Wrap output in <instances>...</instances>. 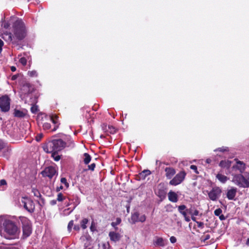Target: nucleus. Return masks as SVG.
<instances>
[{"mask_svg":"<svg viewBox=\"0 0 249 249\" xmlns=\"http://www.w3.org/2000/svg\"><path fill=\"white\" fill-rule=\"evenodd\" d=\"M90 230L92 231H94L95 230V224L94 222H91V224L90 227Z\"/></svg>","mask_w":249,"mask_h":249,"instance_id":"54","label":"nucleus"},{"mask_svg":"<svg viewBox=\"0 0 249 249\" xmlns=\"http://www.w3.org/2000/svg\"><path fill=\"white\" fill-rule=\"evenodd\" d=\"M229 151V148L228 147H225V146L219 147L214 150L215 152L220 151L221 152H228Z\"/></svg>","mask_w":249,"mask_h":249,"instance_id":"35","label":"nucleus"},{"mask_svg":"<svg viewBox=\"0 0 249 249\" xmlns=\"http://www.w3.org/2000/svg\"><path fill=\"white\" fill-rule=\"evenodd\" d=\"M56 173V170L55 168L51 166L46 167L44 170L41 172V174L43 177H47L50 178H52Z\"/></svg>","mask_w":249,"mask_h":249,"instance_id":"12","label":"nucleus"},{"mask_svg":"<svg viewBox=\"0 0 249 249\" xmlns=\"http://www.w3.org/2000/svg\"><path fill=\"white\" fill-rule=\"evenodd\" d=\"M243 178V175L242 173L239 174H235L233 176L232 181L236 185H238L240 187L241 186H247L246 183H242V179Z\"/></svg>","mask_w":249,"mask_h":249,"instance_id":"15","label":"nucleus"},{"mask_svg":"<svg viewBox=\"0 0 249 249\" xmlns=\"http://www.w3.org/2000/svg\"><path fill=\"white\" fill-rule=\"evenodd\" d=\"M121 221H122V220L121 219V218L120 217H117L116 219V221L115 222H112L111 223V225L113 227H115L116 226H117V225H119L121 223Z\"/></svg>","mask_w":249,"mask_h":249,"instance_id":"36","label":"nucleus"},{"mask_svg":"<svg viewBox=\"0 0 249 249\" xmlns=\"http://www.w3.org/2000/svg\"><path fill=\"white\" fill-rule=\"evenodd\" d=\"M178 212L181 214L182 212L187 211V209L185 205H181L178 206Z\"/></svg>","mask_w":249,"mask_h":249,"instance_id":"34","label":"nucleus"},{"mask_svg":"<svg viewBox=\"0 0 249 249\" xmlns=\"http://www.w3.org/2000/svg\"><path fill=\"white\" fill-rule=\"evenodd\" d=\"M190 168L194 171L195 173L198 174L199 172L197 171V166L195 165H191L190 166Z\"/></svg>","mask_w":249,"mask_h":249,"instance_id":"50","label":"nucleus"},{"mask_svg":"<svg viewBox=\"0 0 249 249\" xmlns=\"http://www.w3.org/2000/svg\"><path fill=\"white\" fill-rule=\"evenodd\" d=\"M186 174L184 171H181L178 173L169 182V184L176 186L180 184L184 179Z\"/></svg>","mask_w":249,"mask_h":249,"instance_id":"8","label":"nucleus"},{"mask_svg":"<svg viewBox=\"0 0 249 249\" xmlns=\"http://www.w3.org/2000/svg\"><path fill=\"white\" fill-rule=\"evenodd\" d=\"M234 160L236 161V164L233 165L232 168L237 169L240 173H243L246 169V164L237 159H235Z\"/></svg>","mask_w":249,"mask_h":249,"instance_id":"16","label":"nucleus"},{"mask_svg":"<svg viewBox=\"0 0 249 249\" xmlns=\"http://www.w3.org/2000/svg\"><path fill=\"white\" fill-rule=\"evenodd\" d=\"M187 211L183 212L181 214L184 217L185 220L187 222H189L190 221V218L189 216H187Z\"/></svg>","mask_w":249,"mask_h":249,"instance_id":"42","label":"nucleus"},{"mask_svg":"<svg viewBox=\"0 0 249 249\" xmlns=\"http://www.w3.org/2000/svg\"><path fill=\"white\" fill-rule=\"evenodd\" d=\"M100 138H105V136H104L103 135H101L100 136Z\"/></svg>","mask_w":249,"mask_h":249,"instance_id":"64","label":"nucleus"},{"mask_svg":"<svg viewBox=\"0 0 249 249\" xmlns=\"http://www.w3.org/2000/svg\"><path fill=\"white\" fill-rule=\"evenodd\" d=\"M7 144V143L5 142L2 140L0 139V150L6 148Z\"/></svg>","mask_w":249,"mask_h":249,"instance_id":"40","label":"nucleus"},{"mask_svg":"<svg viewBox=\"0 0 249 249\" xmlns=\"http://www.w3.org/2000/svg\"><path fill=\"white\" fill-rule=\"evenodd\" d=\"M231 161L229 160H222L220 162L219 166L221 168L228 169L231 167Z\"/></svg>","mask_w":249,"mask_h":249,"instance_id":"23","label":"nucleus"},{"mask_svg":"<svg viewBox=\"0 0 249 249\" xmlns=\"http://www.w3.org/2000/svg\"><path fill=\"white\" fill-rule=\"evenodd\" d=\"M73 221L71 220L68 225V230L69 232H71L72 229V227L73 226Z\"/></svg>","mask_w":249,"mask_h":249,"instance_id":"46","label":"nucleus"},{"mask_svg":"<svg viewBox=\"0 0 249 249\" xmlns=\"http://www.w3.org/2000/svg\"><path fill=\"white\" fill-rule=\"evenodd\" d=\"M170 241L172 243H175L177 241V239L175 236H171L170 238Z\"/></svg>","mask_w":249,"mask_h":249,"instance_id":"55","label":"nucleus"},{"mask_svg":"<svg viewBox=\"0 0 249 249\" xmlns=\"http://www.w3.org/2000/svg\"><path fill=\"white\" fill-rule=\"evenodd\" d=\"M222 190L219 187H214L208 193L209 198L212 201H216L220 196Z\"/></svg>","mask_w":249,"mask_h":249,"instance_id":"9","label":"nucleus"},{"mask_svg":"<svg viewBox=\"0 0 249 249\" xmlns=\"http://www.w3.org/2000/svg\"><path fill=\"white\" fill-rule=\"evenodd\" d=\"M56 201H57V200H52L51 202H50V204L52 205H55L56 203Z\"/></svg>","mask_w":249,"mask_h":249,"instance_id":"61","label":"nucleus"},{"mask_svg":"<svg viewBox=\"0 0 249 249\" xmlns=\"http://www.w3.org/2000/svg\"><path fill=\"white\" fill-rule=\"evenodd\" d=\"M195 222L197 223V227L198 228H201V229H202V228H204V223H203V222L197 221L196 220Z\"/></svg>","mask_w":249,"mask_h":249,"instance_id":"52","label":"nucleus"},{"mask_svg":"<svg viewBox=\"0 0 249 249\" xmlns=\"http://www.w3.org/2000/svg\"><path fill=\"white\" fill-rule=\"evenodd\" d=\"M7 187V182L4 179H1L0 180V190L4 191Z\"/></svg>","mask_w":249,"mask_h":249,"instance_id":"31","label":"nucleus"},{"mask_svg":"<svg viewBox=\"0 0 249 249\" xmlns=\"http://www.w3.org/2000/svg\"><path fill=\"white\" fill-rule=\"evenodd\" d=\"M219 218L220 220H224L226 219V217L222 214L219 215Z\"/></svg>","mask_w":249,"mask_h":249,"instance_id":"56","label":"nucleus"},{"mask_svg":"<svg viewBox=\"0 0 249 249\" xmlns=\"http://www.w3.org/2000/svg\"><path fill=\"white\" fill-rule=\"evenodd\" d=\"M198 214L199 211L195 208L191 216V219L193 221H196V218L195 216H197Z\"/></svg>","mask_w":249,"mask_h":249,"instance_id":"37","label":"nucleus"},{"mask_svg":"<svg viewBox=\"0 0 249 249\" xmlns=\"http://www.w3.org/2000/svg\"><path fill=\"white\" fill-rule=\"evenodd\" d=\"M64 199L65 197L61 193H58L57 195V200L58 201L61 202Z\"/></svg>","mask_w":249,"mask_h":249,"instance_id":"41","label":"nucleus"},{"mask_svg":"<svg viewBox=\"0 0 249 249\" xmlns=\"http://www.w3.org/2000/svg\"><path fill=\"white\" fill-rule=\"evenodd\" d=\"M168 199L169 201L175 203L178 201V196L175 192L170 191L168 193Z\"/></svg>","mask_w":249,"mask_h":249,"instance_id":"21","label":"nucleus"},{"mask_svg":"<svg viewBox=\"0 0 249 249\" xmlns=\"http://www.w3.org/2000/svg\"><path fill=\"white\" fill-rule=\"evenodd\" d=\"M210 238V235L209 234L204 235L201 237V241L202 242H205L206 240Z\"/></svg>","mask_w":249,"mask_h":249,"instance_id":"45","label":"nucleus"},{"mask_svg":"<svg viewBox=\"0 0 249 249\" xmlns=\"http://www.w3.org/2000/svg\"><path fill=\"white\" fill-rule=\"evenodd\" d=\"M19 62L23 65L25 66L27 64V59L25 57H22L19 60Z\"/></svg>","mask_w":249,"mask_h":249,"instance_id":"44","label":"nucleus"},{"mask_svg":"<svg viewBox=\"0 0 249 249\" xmlns=\"http://www.w3.org/2000/svg\"><path fill=\"white\" fill-rule=\"evenodd\" d=\"M10 98L7 95L0 97V108L2 112H7L10 110Z\"/></svg>","mask_w":249,"mask_h":249,"instance_id":"5","label":"nucleus"},{"mask_svg":"<svg viewBox=\"0 0 249 249\" xmlns=\"http://www.w3.org/2000/svg\"><path fill=\"white\" fill-rule=\"evenodd\" d=\"M43 137V135L42 133L38 134L36 135V141L39 142L42 139Z\"/></svg>","mask_w":249,"mask_h":249,"instance_id":"49","label":"nucleus"},{"mask_svg":"<svg viewBox=\"0 0 249 249\" xmlns=\"http://www.w3.org/2000/svg\"><path fill=\"white\" fill-rule=\"evenodd\" d=\"M108 236L110 240L114 242L119 241L122 237V235L119 233L115 231H110Z\"/></svg>","mask_w":249,"mask_h":249,"instance_id":"18","label":"nucleus"},{"mask_svg":"<svg viewBox=\"0 0 249 249\" xmlns=\"http://www.w3.org/2000/svg\"><path fill=\"white\" fill-rule=\"evenodd\" d=\"M3 46V42L0 39V51L2 50V46Z\"/></svg>","mask_w":249,"mask_h":249,"instance_id":"60","label":"nucleus"},{"mask_svg":"<svg viewBox=\"0 0 249 249\" xmlns=\"http://www.w3.org/2000/svg\"><path fill=\"white\" fill-rule=\"evenodd\" d=\"M155 244L157 245L160 246L161 247L164 246V242L162 238L161 237H158L156 241H155Z\"/></svg>","mask_w":249,"mask_h":249,"instance_id":"33","label":"nucleus"},{"mask_svg":"<svg viewBox=\"0 0 249 249\" xmlns=\"http://www.w3.org/2000/svg\"><path fill=\"white\" fill-rule=\"evenodd\" d=\"M38 111V107L36 105H34L31 107V111L33 113H36Z\"/></svg>","mask_w":249,"mask_h":249,"instance_id":"43","label":"nucleus"},{"mask_svg":"<svg viewBox=\"0 0 249 249\" xmlns=\"http://www.w3.org/2000/svg\"><path fill=\"white\" fill-rule=\"evenodd\" d=\"M32 85L26 81H24L21 83L20 91L22 94L26 95L30 94L33 91Z\"/></svg>","mask_w":249,"mask_h":249,"instance_id":"10","label":"nucleus"},{"mask_svg":"<svg viewBox=\"0 0 249 249\" xmlns=\"http://www.w3.org/2000/svg\"><path fill=\"white\" fill-rule=\"evenodd\" d=\"M21 203L24 208L30 213H34L35 209V205L34 201L28 197H23L21 199Z\"/></svg>","mask_w":249,"mask_h":249,"instance_id":"6","label":"nucleus"},{"mask_svg":"<svg viewBox=\"0 0 249 249\" xmlns=\"http://www.w3.org/2000/svg\"><path fill=\"white\" fill-rule=\"evenodd\" d=\"M10 69H11V71L13 72L15 71H16V68L15 66H11Z\"/></svg>","mask_w":249,"mask_h":249,"instance_id":"62","label":"nucleus"},{"mask_svg":"<svg viewBox=\"0 0 249 249\" xmlns=\"http://www.w3.org/2000/svg\"><path fill=\"white\" fill-rule=\"evenodd\" d=\"M216 178L222 183H225L228 179L227 177L220 173L216 175Z\"/></svg>","mask_w":249,"mask_h":249,"instance_id":"26","label":"nucleus"},{"mask_svg":"<svg viewBox=\"0 0 249 249\" xmlns=\"http://www.w3.org/2000/svg\"><path fill=\"white\" fill-rule=\"evenodd\" d=\"M64 143H66V147H69L72 148L75 147L74 141L71 138L68 139L67 141H64Z\"/></svg>","mask_w":249,"mask_h":249,"instance_id":"29","label":"nucleus"},{"mask_svg":"<svg viewBox=\"0 0 249 249\" xmlns=\"http://www.w3.org/2000/svg\"><path fill=\"white\" fill-rule=\"evenodd\" d=\"M165 176L167 178L171 179L173 176L176 174V171L172 167H166L165 168Z\"/></svg>","mask_w":249,"mask_h":249,"instance_id":"20","label":"nucleus"},{"mask_svg":"<svg viewBox=\"0 0 249 249\" xmlns=\"http://www.w3.org/2000/svg\"><path fill=\"white\" fill-rule=\"evenodd\" d=\"M13 114L15 117L22 118L25 116L26 113L25 111L15 108L14 110Z\"/></svg>","mask_w":249,"mask_h":249,"instance_id":"22","label":"nucleus"},{"mask_svg":"<svg viewBox=\"0 0 249 249\" xmlns=\"http://www.w3.org/2000/svg\"><path fill=\"white\" fill-rule=\"evenodd\" d=\"M237 189L235 187H231L230 189L227 190V197L230 200H235V197L236 195Z\"/></svg>","mask_w":249,"mask_h":249,"instance_id":"17","label":"nucleus"},{"mask_svg":"<svg viewBox=\"0 0 249 249\" xmlns=\"http://www.w3.org/2000/svg\"><path fill=\"white\" fill-rule=\"evenodd\" d=\"M28 75L31 77H37L38 75L37 72L36 71L33 70L31 71H29L28 72Z\"/></svg>","mask_w":249,"mask_h":249,"instance_id":"38","label":"nucleus"},{"mask_svg":"<svg viewBox=\"0 0 249 249\" xmlns=\"http://www.w3.org/2000/svg\"><path fill=\"white\" fill-rule=\"evenodd\" d=\"M13 38L18 40H21L25 38L26 33L24 22L21 19H17L13 24Z\"/></svg>","mask_w":249,"mask_h":249,"instance_id":"2","label":"nucleus"},{"mask_svg":"<svg viewBox=\"0 0 249 249\" xmlns=\"http://www.w3.org/2000/svg\"><path fill=\"white\" fill-rule=\"evenodd\" d=\"M47 153L51 154V157L55 161H58L61 158V155L58 154V152H46Z\"/></svg>","mask_w":249,"mask_h":249,"instance_id":"28","label":"nucleus"},{"mask_svg":"<svg viewBox=\"0 0 249 249\" xmlns=\"http://www.w3.org/2000/svg\"><path fill=\"white\" fill-rule=\"evenodd\" d=\"M73 229L76 231H79L80 229V226L78 225H74L73 227Z\"/></svg>","mask_w":249,"mask_h":249,"instance_id":"57","label":"nucleus"},{"mask_svg":"<svg viewBox=\"0 0 249 249\" xmlns=\"http://www.w3.org/2000/svg\"><path fill=\"white\" fill-rule=\"evenodd\" d=\"M6 36H7L8 41H11L13 40V35L11 33L6 34Z\"/></svg>","mask_w":249,"mask_h":249,"instance_id":"51","label":"nucleus"},{"mask_svg":"<svg viewBox=\"0 0 249 249\" xmlns=\"http://www.w3.org/2000/svg\"><path fill=\"white\" fill-rule=\"evenodd\" d=\"M104 130H105L106 132L112 134H114L116 132V128L110 125H108L107 128V126H106V128H104Z\"/></svg>","mask_w":249,"mask_h":249,"instance_id":"27","label":"nucleus"},{"mask_svg":"<svg viewBox=\"0 0 249 249\" xmlns=\"http://www.w3.org/2000/svg\"><path fill=\"white\" fill-rule=\"evenodd\" d=\"M18 77V75H17V74L13 75L11 77V80L13 81H14L17 79Z\"/></svg>","mask_w":249,"mask_h":249,"instance_id":"58","label":"nucleus"},{"mask_svg":"<svg viewBox=\"0 0 249 249\" xmlns=\"http://www.w3.org/2000/svg\"><path fill=\"white\" fill-rule=\"evenodd\" d=\"M32 192L34 194V196L40 198L42 205L45 204V199L42 197L39 191L37 189L33 188H32Z\"/></svg>","mask_w":249,"mask_h":249,"instance_id":"24","label":"nucleus"},{"mask_svg":"<svg viewBox=\"0 0 249 249\" xmlns=\"http://www.w3.org/2000/svg\"><path fill=\"white\" fill-rule=\"evenodd\" d=\"M4 231L9 235H15L18 231L15 223L10 220H6L3 223Z\"/></svg>","mask_w":249,"mask_h":249,"instance_id":"3","label":"nucleus"},{"mask_svg":"<svg viewBox=\"0 0 249 249\" xmlns=\"http://www.w3.org/2000/svg\"><path fill=\"white\" fill-rule=\"evenodd\" d=\"M246 245L249 246V238L247 239L246 241Z\"/></svg>","mask_w":249,"mask_h":249,"instance_id":"63","label":"nucleus"},{"mask_svg":"<svg viewBox=\"0 0 249 249\" xmlns=\"http://www.w3.org/2000/svg\"><path fill=\"white\" fill-rule=\"evenodd\" d=\"M151 172L150 170H144L137 175V179L139 180H144L147 176L151 174Z\"/></svg>","mask_w":249,"mask_h":249,"instance_id":"19","label":"nucleus"},{"mask_svg":"<svg viewBox=\"0 0 249 249\" xmlns=\"http://www.w3.org/2000/svg\"><path fill=\"white\" fill-rule=\"evenodd\" d=\"M84 157V162L85 164H88L91 159V156L87 153H85L83 155Z\"/></svg>","mask_w":249,"mask_h":249,"instance_id":"30","label":"nucleus"},{"mask_svg":"<svg viewBox=\"0 0 249 249\" xmlns=\"http://www.w3.org/2000/svg\"><path fill=\"white\" fill-rule=\"evenodd\" d=\"M222 213V210L220 208H218L215 210L214 211V214L216 216H219Z\"/></svg>","mask_w":249,"mask_h":249,"instance_id":"47","label":"nucleus"},{"mask_svg":"<svg viewBox=\"0 0 249 249\" xmlns=\"http://www.w3.org/2000/svg\"><path fill=\"white\" fill-rule=\"evenodd\" d=\"M22 225L23 235L25 237L30 235L32 233V227L30 221L28 218L24 216L19 217Z\"/></svg>","mask_w":249,"mask_h":249,"instance_id":"4","label":"nucleus"},{"mask_svg":"<svg viewBox=\"0 0 249 249\" xmlns=\"http://www.w3.org/2000/svg\"><path fill=\"white\" fill-rule=\"evenodd\" d=\"M66 147L64 141L61 139H53L49 141L43 146V149L45 152H59Z\"/></svg>","mask_w":249,"mask_h":249,"instance_id":"1","label":"nucleus"},{"mask_svg":"<svg viewBox=\"0 0 249 249\" xmlns=\"http://www.w3.org/2000/svg\"><path fill=\"white\" fill-rule=\"evenodd\" d=\"M96 166V164L95 163H92L90 165H88V170H90L91 171H94L95 167Z\"/></svg>","mask_w":249,"mask_h":249,"instance_id":"48","label":"nucleus"},{"mask_svg":"<svg viewBox=\"0 0 249 249\" xmlns=\"http://www.w3.org/2000/svg\"><path fill=\"white\" fill-rule=\"evenodd\" d=\"M155 193L160 199H163L166 197V189L164 188L163 184H160L158 185L157 189L155 191Z\"/></svg>","mask_w":249,"mask_h":249,"instance_id":"14","label":"nucleus"},{"mask_svg":"<svg viewBox=\"0 0 249 249\" xmlns=\"http://www.w3.org/2000/svg\"><path fill=\"white\" fill-rule=\"evenodd\" d=\"M45 120H49L53 124V128L51 129L52 132L55 131L60 125V123L59 120V117L56 114H51L49 116L44 115Z\"/></svg>","mask_w":249,"mask_h":249,"instance_id":"7","label":"nucleus"},{"mask_svg":"<svg viewBox=\"0 0 249 249\" xmlns=\"http://www.w3.org/2000/svg\"><path fill=\"white\" fill-rule=\"evenodd\" d=\"M63 186L61 185L60 187H57L56 188V192H59L61 190L63 189Z\"/></svg>","mask_w":249,"mask_h":249,"instance_id":"59","label":"nucleus"},{"mask_svg":"<svg viewBox=\"0 0 249 249\" xmlns=\"http://www.w3.org/2000/svg\"><path fill=\"white\" fill-rule=\"evenodd\" d=\"M44 115H47L45 113H39L37 116V120L39 123L42 124L43 129L45 130H47L51 129V124L49 123L46 122L44 118Z\"/></svg>","mask_w":249,"mask_h":249,"instance_id":"11","label":"nucleus"},{"mask_svg":"<svg viewBox=\"0 0 249 249\" xmlns=\"http://www.w3.org/2000/svg\"><path fill=\"white\" fill-rule=\"evenodd\" d=\"M146 220V216L144 214H143L140 216V214L138 212H136L133 213H132L131 216V223L135 224L138 222H143Z\"/></svg>","mask_w":249,"mask_h":249,"instance_id":"13","label":"nucleus"},{"mask_svg":"<svg viewBox=\"0 0 249 249\" xmlns=\"http://www.w3.org/2000/svg\"><path fill=\"white\" fill-rule=\"evenodd\" d=\"M60 181L61 183L64 184L67 188L69 187V184L67 182V179L65 178H62L60 179Z\"/></svg>","mask_w":249,"mask_h":249,"instance_id":"39","label":"nucleus"},{"mask_svg":"<svg viewBox=\"0 0 249 249\" xmlns=\"http://www.w3.org/2000/svg\"><path fill=\"white\" fill-rule=\"evenodd\" d=\"M89 222V220L87 218H84L81 220L80 222V226L83 229L85 230L87 228V224Z\"/></svg>","mask_w":249,"mask_h":249,"instance_id":"32","label":"nucleus"},{"mask_svg":"<svg viewBox=\"0 0 249 249\" xmlns=\"http://www.w3.org/2000/svg\"><path fill=\"white\" fill-rule=\"evenodd\" d=\"M243 175V178L242 179V183H246L247 186H241L243 188L249 187V173L245 172Z\"/></svg>","mask_w":249,"mask_h":249,"instance_id":"25","label":"nucleus"},{"mask_svg":"<svg viewBox=\"0 0 249 249\" xmlns=\"http://www.w3.org/2000/svg\"><path fill=\"white\" fill-rule=\"evenodd\" d=\"M195 209V207H191L189 209H187V211L188 213L192 215Z\"/></svg>","mask_w":249,"mask_h":249,"instance_id":"53","label":"nucleus"}]
</instances>
